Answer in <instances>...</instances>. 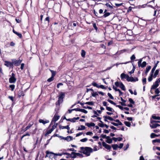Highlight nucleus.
Listing matches in <instances>:
<instances>
[{"mask_svg":"<svg viewBox=\"0 0 160 160\" xmlns=\"http://www.w3.org/2000/svg\"><path fill=\"white\" fill-rule=\"evenodd\" d=\"M81 149L82 151V152L83 154L86 155L87 156H89L90 155V153L93 151L92 149L89 147H86L84 148L81 147L80 148Z\"/></svg>","mask_w":160,"mask_h":160,"instance_id":"obj_1","label":"nucleus"},{"mask_svg":"<svg viewBox=\"0 0 160 160\" xmlns=\"http://www.w3.org/2000/svg\"><path fill=\"white\" fill-rule=\"evenodd\" d=\"M151 124L150 125V127L152 128H156L157 127L160 126L159 124H157L155 123V121L151 120Z\"/></svg>","mask_w":160,"mask_h":160,"instance_id":"obj_2","label":"nucleus"},{"mask_svg":"<svg viewBox=\"0 0 160 160\" xmlns=\"http://www.w3.org/2000/svg\"><path fill=\"white\" fill-rule=\"evenodd\" d=\"M22 61L20 59L16 60V59L12 60V62L13 65H14L15 66H19Z\"/></svg>","mask_w":160,"mask_h":160,"instance_id":"obj_3","label":"nucleus"},{"mask_svg":"<svg viewBox=\"0 0 160 160\" xmlns=\"http://www.w3.org/2000/svg\"><path fill=\"white\" fill-rule=\"evenodd\" d=\"M127 80L128 82H136L138 81V78H136L134 79L133 77H130L128 75L127 76Z\"/></svg>","mask_w":160,"mask_h":160,"instance_id":"obj_4","label":"nucleus"},{"mask_svg":"<svg viewBox=\"0 0 160 160\" xmlns=\"http://www.w3.org/2000/svg\"><path fill=\"white\" fill-rule=\"evenodd\" d=\"M60 137L62 139L66 140L68 142L70 141L73 139L72 137L70 136H68L66 137H64L62 136H60Z\"/></svg>","mask_w":160,"mask_h":160,"instance_id":"obj_5","label":"nucleus"},{"mask_svg":"<svg viewBox=\"0 0 160 160\" xmlns=\"http://www.w3.org/2000/svg\"><path fill=\"white\" fill-rule=\"evenodd\" d=\"M102 146L105 147V148L107 149L110 150L111 148V146L110 145L107 144L105 142H102Z\"/></svg>","mask_w":160,"mask_h":160,"instance_id":"obj_6","label":"nucleus"},{"mask_svg":"<svg viewBox=\"0 0 160 160\" xmlns=\"http://www.w3.org/2000/svg\"><path fill=\"white\" fill-rule=\"evenodd\" d=\"M5 63H4V65L7 66V67H8L9 68L12 67L13 66L12 62H8V61H5Z\"/></svg>","mask_w":160,"mask_h":160,"instance_id":"obj_7","label":"nucleus"},{"mask_svg":"<svg viewBox=\"0 0 160 160\" xmlns=\"http://www.w3.org/2000/svg\"><path fill=\"white\" fill-rule=\"evenodd\" d=\"M33 122H30L28 124V125L26 127V128L24 129V130H22L21 132H22L23 131V132H25L28 129H29L33 125Z\"/></svg>","mask_w":160,"mask_h":160,"instance_id":"obj_8","label":"nucleus"},{"mask_svg":"<svg viewBox=\"0 0 160 160\" xmlns=\"http://www.w3.org/2000/svg\"><path fill=\"white\" fill-rule=\"evenodd\" d=\"M56 127V126H52V128L49 130L45 134V136H47L48 135L51 133L52 131L54 130V129Z\"/></svg>","mask_w":160,"mask_h":160,"instance_id":"obj_9","label":"nucleus"},{"mask_svg":"<svg viewBox=\"0 0 160 160\" xmlns=\"http://www.w3.org/2000/svg\"><path fill=\"white\" fill-rule=\"evenodd\" d=\"M79 119V117H77V118H69L68 119H67V121H69L71 122H76V120H78Z\"/></svg>","mask_w":160,"mask_h":160,"instance_id":"obj_10","label":"nucleus"},{"mask_svg":"<svg viewBox=\"0 0 160 160\" xmlns=\"http://www.w3.org/2000/svg\"><path fill=\"white\" fill-rule=\"evenodd\" d=\"M103 117V118H104V120L106 122H108L107 119H108V120H109L111 121H113L114 120V119L112 118L110 116H104Z\"/></svg>","mask_w":160,"mask_h":160,"instance_id":"obj_11","label":"nucleus"},{"mask_svg":"<svg viewBox=\"0 0 160 160\" xmlns=\"http://www.w3.org/2000/svg\"><path fill=\"white\" fill-rule=\"evenodd\" d=\"M16 78H15L10 77L9 79L10 83H15L16 81Z\"/></svg>","mask_w":160,"mask_h":160,"instance_id":"obj_12","label":"nucleus"},{"mask_svg":"<svg viewBox=\"0 0 160 160\" xmlns=\"http://www.w3.org/2000/svg\"><path fill=\"white\" fill-rule=\"evenodd\" d=\"M39 122L40 123H42L44 125L46 123L49 122V121L47 120H43L42 119H40L39 120Z\"/></svg>","mask_w":160,"mask_h":160,"instance_id":"obj_13","label":"nucleus"},{"mask_svg":"<svg viewBox=\"0 0 160 160\" xmlns=\"http://www.w3.org/2000/svg\"><path fill=\"white\" fill-rule=\"evenodd\" d=\"M59 127L60 129H67L68 130H69V129H70V128L68 125L65 126H63L60 125H59Z\"/></svg>","mask_w":160,"mask_h":160,"instance_id":"obj_14","label":"nucleus"},{"mask_svg":"<svg viewBox=\"0 0 160 160\" xmlns=\"http://www.w3.org/2000/svg\"><path fill=\"white\" fill-rule=\"evenodd\" d=\"M59 118L60 116H59L56 114L54 116V117L53 118L52 120L54 122H56L59 119Z\"/></svg>","mask_w":160,"mask_h":160,"instance_id":"obj_15","label":"nucleus"},{"mask_svg":"<svg viewBox=\"0 0 160 160\" xmlns=\"http://www.w3.org/2000/svg\"><path fill=\"white\" fill-rule=\"evenodd\" d=\"M147 64L146 62L145 61H144L142 63H141V64L138 65L139 67H141L142 68H143L146 66Z\"/></svg>","mask_w":160,"mask_h":160,"instance_id":"obj_16","label":"nucleus"},{"mask_svg":"<svg viewBox=\"0 0 160 160\" xmlns=\"http://www.w3.org/2000/svg\"><path fill=\"white\" fill-rule=\"evenodd\" d=\"M85 125L88 127H94L95 126V124L93 122L86 123H85Z\"/></svg>","mask_w":160,"mask_h":160,"instance_id":"obj_17","label":"nucleus"},{"mask_svg":"<svg viewBox=\"0 0 160 160\" xmlns=\"http://www.w3.org/2000/svg\"><path fill=\"white\" fill-rule=\"evenodd\" d=\"M63 100V99L62 98H58V102H56V105H59L62 102Z\"/></svg>","mask_w":160,"mask_h":160,"instance_id":"obj_18","label":"nucleus"},{"mask_svg":"<svg viewBox=\"0 0 160 160\" xmlns=\"http://www.w3.org/2000/svg\"><path fill=\"white\" fill-rule=\"evenodd\" d=\"M151 68V67L150 66H148L146 68V70L145 72V74H147V73L150 70Z\"/></svg>","mask_w":160,"mask_h":160,"instance_id":"obj_19","label":"nucleus"},{"mask_svg":"<svg viewBox=\"0 0 160 160\" xmlns=\"http://www.w3.org/2000/svg\"><path fill=\"white\" fill-rule=\"evenodd\" d=\"M65 93L64 92H61L59 96V98L63 99L65 97Z\"/></svg>","mask_w":160,"mask_h":160,"instance_id":"obj_20","label":"nucleus"},{"mask_svg":"<svg viewBox=\"0 0 160 160\" xmlns=\"http://www.w3.org/2000/svg\"><path fill=\"white\" fill-rule=\"evenodd\" d=\"M120 84L119 87L120 88L123 90H125V88L122 82H120Z\"/></svg>","mask_w":160,"mask_h":160,"instance_id":"obj_21","label":"nucleus"},{"mask_svg":"<svg viewBox=\"0 0 160 160\" xmlns=\"http://www.w3.org/2000/svg\"><path fill=\"white\" fill-rule=\"evenodd\" d=\"M158 84H157L156 83V82H155V83L153 84L152 86L151 89H155L158 86Z\"/></svg>","mask_w":160,"mask_h":160,"instance_id":"obj_22","label":"nucleus"},{"mask_svg":"<svg viewBox=\"0 0 160 160\" xmlns=\"http://www.w3.org/2000/svg\"><path fill=\"white\" fill-rule=\"evenodd\" d=\"M159 72V69H157L154 73V75H153V77L154 78H155L156 76L158 75Z\"/></svg>","mask_w":160,"mask_h":160,"instance_id":"obj_23","label":"nucleus"},{"mask_svg":"<svg viewBox=\"0 0 160 160\" xmlns=\"http://www.w3.org/2000/svg\"><path fill=\"white\" fill-rule=\"evenodd\" d=\"M13 32L14 33L17 35L20 38H21L22 37V35L21 34L15 31L14 29L13 30Z\"/></svg>","mask_w":160,"mask_h":160,"instance_id":"obj_24","label":"nucleus"},{"mask_svg":"<svg viewBox=\"0 0 160 160\" xmlns=\"http://www.w3.org/2000/svg\"><path fill=\"white\" fill-rule=\"evenodd\" d=\"M128 76V75H126L124 73H122L121 75V78L122 79H123L124 78H126L127 79V76Z\"/></svg>","mask_w":160,"mask_h":160,"instance_id":"obj_25","label":"nucleus"},{"mask_svg":"<svg viewBox=\"0 0 160 160\" xmlns=\"http://www.w3.org/2000/svg\"><path fill=\"white\" fill-rule=\"evenodd\" d=\"M86 127L83 125H81L78 128V130H82L85 129Z\"/></svg>","mask_w":160,"mask_h":160,"instance_id":"obj_26","label":"nucleus"},{"mask_svg":"<svg viewBox=\"0 0 160 160\" xmlns=\"http://www.w3.org/2000/svg\"><path fill=\"white\" fill-rule=\"evenodd\" d=\"M152 118L154 119L160 120V117L156 116L153 115L152 116Z\"/></svg>","mask_w":160,"mask_h":160,"instance_id":"obj_27","label":"nucleus"},{"mask_svg":"<svg viewBox=\"0 0 160 160\" xmlns=\"http://www.w3.org/2000/svg\"><path fill=\"white\" fill-rule=\"evenodd\" d=\"M106 109L108 110V111L112 112L114 111V110L111 108L108 107H106Z\"/></svg>","mask_w":160,"mask_h":160,"instance_id":"obj_28","label":"nucleus"},{"mask_svg":"<svg viewBox=\"0 0 160 160\" xmlns=\"http://www.w3.org/2000/svg\"><path fill=\"white\" fill-rule=\"evenodd\" d=\"M99 122H101L100 123H99L98 124V125L101 127H102V128H103L104 127V124H103L102 122L101 121V120H100L99 121Z\"/></svg>","mask_w":160,"mask_h":160,"instance_id":"obj_29","label":"nucleus"},{"mask_svg":"<svg viewBox=\"0 0 160 160\" xmlns=\"http://www.w3.org/2000/svg\"><path fill=\"white\" fill-rule=\"evenodd\" d=\"M124 123L126 126L128 127H130L131 126V124L130 123L128 122L125 121Z\"/></svg>","mask_w":160,"mask_h":160,"instance_id":"obj_30","label":"nucleus"},{"mask_svg":"<svg viewBox=\"0 0 160 160\" xmlns=\"http://www.w3.org/2000/svg\"><path fill=\"white\" fill-rule=\"evenodd\" d=\"M50 71L52 73V76L54 77L55 76L56 74V72L55 71H54L51 70H50Z\"/></svg>","mask_w":160,"mask_h":160,"instance_id":"obj_31","label":"nucleus"},{"mask_svg":"<svg viewBox=\"0 0 160 160\" xmlns=\"http://www.w3.org/2000/svg\"><path fill=\"white\" fill-rule=\"evenodd\" d=\"M112 146L114 150H116L118 148V145L117 144H112Z\"/></svg>","mask_w":160,"mask_h":160,"instance_id":"obj_32","label":"nucleus"},{"mask_svg":"<svg viewBox=\"0 0 160 160\" xmlns=\"http://www.w3.org/2000/svg\"><path fill=\"white\" fill-rule=\"evenodd\" d=\"M72 154H74L76 155L77 156H79L80 158L82 157H83V155L82 154H80L79 153H72Z\"/></svg>","mask_w":160,"mask_h":160,"instance_id":"obj_33","label":"nucleus"},{"mask_svg":"<svg viewBox=\"0 0 160 160\" xmlns=\"http://www.w3.org/2000/svg\"><path fill=\"white\" fill-rule=\"evenodd\" d=\"M110 13L109 12H106L104 13V14L103 15V16H102V17L104 18H106L109 15H110Z\"/></svg>","mask_w":160,"mask_h":160,"instance_id":"obj_34","label":"nucleus"},{"mask_svg":"<svg viewBox=\"0 0 160 160\" xmlns=\"http://www.w3.org/2000/svg\"><path fill=\"white\" fill-rule=\"evenodd\" d=\"M153 74H151L150 76L148 77V80L149 82H151L152 80Z\"/></svg>","mask_w":160,"mask_h":160,"instance_id":"obj_35","label":"nucleus"},{"mask_svg":"<svg viewBox=\"0 0 160 160\" xmlns=\"http://www.w3.org/2000/svg\"><path fill=\"white\" fill-rule=\"evenodd\" d=\"M72 153H75V152H72L71 154H70V158H75L76 157V155L75 154H72Z\"/></svg>","mask_w":160,"mask_h":160,"instance_id":"obj_36","label":"nucleus"},{"mask_svg":"<svg viewBox=\"0 0 160 160\" xmlns=\"http://www.w3.org/2000/svg\"><path fill=\"white\" fill-rule=\"evenodd\" d=\"M85 104H88L90 105H94V102L92 101L88 102L85 103Z\"/></svg>","mask_w":160,"mask_h":160,"instance_id":"obj_37","label":"nucleus"},{"mask_svg":"<svg viewBox=\"0 0 160 160\" xmlns=\"http://www.w3.org/2000/svg\"><path fill=\"white\" fill-rule=\"evenodd\" d=\"M106 142L107 143L110 144L112 143V139L110 138L109 139H108V140H106Z\"/></svg>","mask_w":160,"mask_h":160,"instance_id":"obj_38","label":"nucleus"},{"mask_svg":"<svg viewBox=\"0 0 160 160\" xmlns=\"http://www.w3.org/2000/svg\"><path fill=\"white\" fill-rule=\"evenodd\" d=\"M93 13L95 14V15L98 18L101 17L99 16V14L98 12H97L95 10H93Z\"/></svg>","mask_w":160,"mask_h":160,"instance_id":"obj_39","label":"nucleus"},{"mask_svg":"<svg viewBox=\"0 0 160 160\" xmlns=\"http://www.w3.org/2000/svg\"><path fill=\"white\" fill-rule=\"evenodd\" d=\"M91 94H92V96L93 97H95L96 96L98 95V94L97 93V92H94V91Z\"/></svg>","mask_w":160,"mask_h":160,"instance_id":"obj_40","label":"nucleus"},{"mask_svg":"<svg viewBox=\"0 0 160 160\" xmlns=\"http://www.w3.org/2000/svg\"><path fill=\"white\" fill-rule=\"evenodd\" d=\"M92 84L93 86L96 87L97 88H98L99 85L97 84L96 82H93Z\"/></svg>","mask_w":160,"mask_h":160,"instance_id":"obj_41","label":"nucleus"},{"mask_svg":"<svg viewBox=\"0 0 160 160\" xmlns=\"http://www.w3.org/2000/svg\"><path fill=\"white\" fill-rule=\"evenodd\" d=\"M107 101L108 102H110L111 104H112L114 105H116V103L115 102H114L110 100L109 99H108L107 100Z\"/></svg>","mask_w":160,"mask_h":160,"instance_id":"obj_42","label":"nucleus"},{"mask_svg":"<svg viewBox=\"0 0 160 160\" xmlns=\"http://www.w3.org/2000/svg\"><path fill=\"white\" fill-rule=\"evenodd\" d=\"M152 142L153 143L158 142L160 143V139H157L153 140L152 141Z\"/></svg>","mask_w":160,"mask_h":160,"instance_id":"obj_43","label":"nucleus"},{"mask_svg":"<svg viewBox=\"0 0 160 160\" xmlns=\"http://www.w3.org/2000/svg\"><path fill=\"white\" fill-rule=\"evenodd\" d=\"M15 86L13 84L10 85H9V87L11 88L12 91H13L15 88Z\"/></svg>","mask_w":160,"mask_h":160,"instance_id":"obj_44","label":"nucleus"},{"mask_svg":"<svg viewBox=\"0 0 160 160\" xmlns=\"http://www.w3.org/2000/svg\"><path fill=\"white\" fill-rule=\"evenodd\" d=\"M45 21H47L48 22L47 24L48 25L49 24V22H50L49 17H46L45 19Z\"/></svg>","mask_w":160,"mask_h":160,"instance_id":"obj_45","label":"nucleus"},{"mask_svg":"<svg viewBox=\"0 0 160 160\" xmlns=\"http://www.w3.org/2000/svg\"><path fill=\"white\" fill-rule=\"evenodd\" d=\"M51 154H54V155H56V156H62V153H55L53 152H50Z\"/></svg>","mask_w":160,"mask_h":160,"instance_id":"obj_46","label":"nucleus"},{"mask_svg":"<svg viewBox=\"0 0 160 160\" xmlns=\"http://www.w3.org/2000/svg\"><path fill=\"white\" fill-rule=\"evenodd\" d=\"M54 79V77H51V78H49L47 80V81L49 82H50L51 81H52Z\"/></svg>","mask_w":160,"mask_h":160,"instance_id":"obj_47","label":"nucleus"},{"mask_svg":"<svg viewBox=\"0 0 160 160\" xmlns=\"http://www.w3.org/2000/svg\"><path fill=\"white\" fill-rule=\"evenodd\" d=\"M85 53H86L85 52L84 50H82V53H81L82 56L83 57H84L85 56Z\"/></svg>","mask_w":160,"mask_h":160,"instance_id":"obj_48","label":"nucleus"},{"mask_svg":"<svg viewBox=\"0 0 160 160\" xmlns=\"http://www.w3.org/2000/svg\"><path fill=\"white\" fill-rule=\"evenodd\" d=\"M108 97H109V98L112 99H114V98L112 96V95L111 94H110V93H108Z\"/></svg>","mask_w":160,"mask_h":160,"instance_id":"obj_49","label":"nucleus"},{"mask_svg":"<svg viewBox=\"0 0 160 160\" xmlns=\"http://www.w3.org/2000/svg\"><path fill=\"white\" fill-rule=\"evenodd\" d=\"M124 62V63H117L116 64V65L117 66H118L119 64H126L127 63H128V62Z\"/></svg>","mask_w":160,"mask_h":160,"instance_id":"obj_50","label":"nucleus"},{"mask_svg":"<svg viewBox=\"0 0 160 160\" xmlns=\"http://www.w3.org/2000/svg\"><path fill=\"white\" fill-rule=\"evenodd\" d=\"M88 140V138H85L80 140V141L82 142H85Z\"/></svg>","mask_w":160,"mask_h":160,"instance_id":"obj_51","label":"nucleus"},{"mask_svg":"<svg viewBox=\"0 0 160 160\" xmlns=\"http://www.w3.org/2000/svg\"><path fill=\"white\" fill-rule=\"evenodd\" d=\"M80 112H83L85 113H87L88 112V111L86 110L85 109H81Z\"/></svg>","mask_w":160,"mask_h":160,"instance_id":"obj_52","label":"nucleus"},{"mask_svg":"<svg viewBox=\"0 0 160 160\" xmlns=\"http://www.w3.org/2000/svg\"><path fill=\"white\" fill-rule=\"evenodd\" d=\"M142 82L143 85H145L146 83V78H143L142 79Z\"/></svg>","mask_w":160,"mask_h":160,"instance_id":"obj_53","label":"nucleus"},{"mask_svg":"<svg viewBox=\"0 0 160 160\" xmlns=\"http://www.w3.org/2000/svg\"><path fill=\"white\" fill-rule=\"evenodd\" d=\"M116 107L119 108L122 110H123V107L119 105H116Z\"/></svg>","mask_w":160,"mask_h":160,"instance_id":"obj_54","label":"nucleus"},{"mask_svg":"<svg viewBox=\"0 0 160 160\" xmlns=\"http://www.w3.org/2000/svg\"><path fill=\"white\" fill-rule=\"evenodd\" d=\"M129 101L132 104H133L134 103V102L133 100L131 98L129 99Z\"/></svg>","mask_w":160,"mask_h":160,"instance_id":"obj_55","label":"nucleus"},{"mask_svg":"<svg viewBox=\"0 0 160 160\" xmlns=\"http://www.w3.org/2000/svg\"><path fill=\"white\" fill-rule=\"evenodd\" d=\"M157 136L154 133H152L151 134L150 136L151 138H153L155 136Z\"/></svg>","mask_w":160,"mask_h":160,"instance_id":"obj_56","label":"nucleus"},{"mask_svg":"<svg viewBox=\"0 0 160 160\" xmlns=\"http://www.w3.org/2000/svg\"><path fill=\"white\" fill-rule=\"evenodd\" d=\"M135 58H136L134 54L132 55L130 58V59L132 60H134Z\"/></svg>","mask_w":160,"mask_h":160,"instance_id":"obj_57","label":"nucleus"},{"mask_svg":"<svg viewBox=\"0 0 160 160\" xmlns=\"http://www.w3.org/2000/svg\"><path fill=\"white\" fill-rule=\"evenodd\" d=\"M156 68L155 67H153V68H152V70H151V74H153V73L154 72V71H155V69H156Z\"/></svg>","mask_w":160,"mask_h":160,"instance_id":"obj_58","label":"nucleus"},{"mask_svg":"<svg viewBox=\"0 0 160 160\" xmlns=\"http://www.w3.org/2000/svg\"><path fill=\"white\" fill-rule=\"evenodd\" d=\"M93 134V133L91 132H88L86 133L87 135H89L91 136Z\"/></svg>","mask_w":160,"mask_h":160,"instance_id":"obj_59","label":"nucleus"},{"mask_svg":"<svg viewBox=\"0 0 160 160\" xmlns=\"http://www.w3.org/2000/svg\"><path fill=\"white\" fill-rule=\"evenodd\" d=\"M113 88L115 90V91H120V89L117 88L116 87H115L114 86L113 87Z\"/></svg>","mask_w":160,"mask_h":160,"instance_id":"obj_60","label":"nucleus"},{"mask_svg":"<svg viewBox=\"0 0 160 160\" xmlns=\"http://www.w3.org/2000/svg\"><path fill=\"white\" fill-rule=\"evenodd\" d=\"M105 5L107 7L110 8H113V7L112 6H111L110 4H109L108 3H107Z\"/></svg>","mask_w":160,"mask_h":160,"instance_id":"obj_61","label":"nucleus"},{"mask_svg":"<svg viewBox=\"0 0 160 160\" xmlns=\"http://www.w3.org/2000/svg\"><path fill=\"white\" fill-rule=\"evenodd\" d=\"M120 83L118 82H115V84L117 87H119L120 86Z\"/></svg>","mask_w":160,"mask_h":160,"instance_id":"obj_62","label":"nucleus"},{"mask_svg":"<svg viewBox=\"0 0 160 160\" xmlns=\"http://www.w3.org/2000/svg\"><path fill=\"white\" fill-rule=\"evenodd\" d=\"M93 27L95 28V29L97 31L98 29V28L97 27L96 24L95 23H94L93 24Z\"/></svg>","mask_w":160,"mask_h":160,"instance_id":"obj_63","label":"nucleus"},{"mask_svg":"<svg viewBox=\"0 0 160 160\" xmlns=\"http://www.w3.org/2000/svg\"><path fill=\"white\" fill-rule=\"evenodd\" d=\"M16 21L18 23H20L21 22V19L18 18H16L15 19Z\"/></svg>","mask_w":160,"mask_h":160,"instance_id":"obj_64","label":"nucleus"}]
</instances>
